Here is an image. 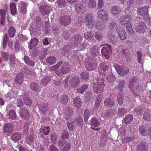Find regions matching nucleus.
I'll list each match as a JSON object with an SVG mask.
<instances>
[{
  "instance_id": "obj_44",
  "label": "nucleus",
  "mask_w": 151,
  "mask_h": 151,
  "mask_svg": "<svg viewBox=\"0 0 151 151\" xmlns=\"http://www.w3.org/2000/svg\"><path fill=\"white\" fill-rule=\"evenodd\" d=\"M143 119L145 121L151 120V115L149 111H145L143 114Z\"/></svg>"
},
{
  "instance_id": "obj_20",
  "label": "nucleus",
  "mask_w": 151,
  "mask_h": 151,
  "mask_svg": "<svg viewBox=\"0 0 151 151\" xmlns=\"http://www.w3.org/2000/svg\"><path fill=\"white\" fill-rule=\"evenodd\" d=\"M130 18V15H123L120 17V22L121 24L122 25H125L127 22H129V21Z\"/></svg>"
},
{
  "instance_id": "obj_58",
  "label": "nucleus",
  "mask_w": 151,
  "mask_h": 151,
  "mask_svg": "<svg viewBox=\"0 0 151 151\" xmlns=\"http://www.w3.org/2000/svg\"><path fill=\"white\" fill-rule=\"evenodd\" d=\"M90 116V113L88 109H86L84 112V118L85 122L87 121Z\"/></svg>"
},
{
  "instance_id": "obj_22",
  "label": "nucleus",
  "mask_w": 151,
  "mask_h": 151,
  "mask_svg": "<svg viewBox=\"0 0 151 151\" xmlns=\"http://www.w3.org/2000/svg\"><path fill=\"white\" fill-rule=\"evenodd\" d=\"M23 60L25 63L27 65L32 67L34 66L35 63L34 61L29 56H24Z\"/></svg>"
},
{
  "instance_id": "obj_51",
  "label": "nucleus",
  "mask_w": 151,
  "mask_h": 151,
  "mask_svg": "<svg viewBox=\"0 0 151 151\" xmlns=\"http://www.w3.org/2000/svg\"><path fill=\"white\" fill-rule=\"evenodd\" d=\"M88 86V85H83L80 88L77 89V92L78 93H83L87 89Z\"/></svg>"
},
{
  "instance_id": "obj_61",
  "label": "nucleus",
  "mask_w": 151,
  "mask_h": 151,
  "mask_svg": "<svg viewBox=\"0 0 151 151\" xmlns=\"http://www.w3.org/2000/svg\"><path fill=\"white\" fill-rule=\"evenodd\" d=\"M68 101V96L65 95H63L61 100V103L64 104H66Z\"/></svg>"
},
{
  "instance_id": "obj_12",
  "label": "nucleus",
  "mask_w": 151,
  "mask_h": 151,
  "mask_svg": "<svg viewBox=\"0 0 151 151\" xmlns=\"http://www.w3.org/2000/svg\"><path fill=\"white\" fill-rule=\"evenodd\" d=\"M90 53L92 56L96 57L99 55V49L97 45H95L89 49Z\"/></svg>"
},
{
  "instance_id": "obj_18",
  "label": "nucleus",
  "mask_w": 151,
  "mask_h": 151,
  "mask_svg": "<svg viewBox=\"0 0 151 151\" xmlns=\"http://www.w3.org/2000/svg\"><path fill=\"white\" fill-rule=\"evenodd\" d=\"M24 80V76L23 74L19 73L15 77L14 81L17 84L21 85Z\"/></svg>"
},
{
  "instance_id": "obj_56",
  "label": "nucleus",
  "mask_w": 151,
  "mask_h": 151,
  "mask_svg": "<svg viewBox=\"0 0 151 151\" xmlns=\"http://www.w3.org/2000/svg\"><path fill=\"white\" fill-rule=\"evenodd\" d=\"M93 35L92 32H89L87 33H86L84 35V38L86 40H91L93 37Z\"/></svg>"
},
{
  "instance_id": "obj_9",
  "label": "nucleus",
  "mask_w": 151,
  "mask_h": 151,
  "mask_svg": "<svg viewBox=\"0 0 151 151\" xmlns=\"http://www.w3.org/2000/svg\"><path fill=\"white\" fill-rule=\"evenodd\" d=\"M111 50V46L108 45H106V47H103L101 50L102 54L107 60L109 59L110 58L109 52Z\"/></svg>"
},
{
  "instance_id": "obj_2",
  "label": "nucleus",
  "mask_w": 151,
  "mask_h": 151,
  "mask_svg": "<svg viewBox=\"0 0 151 151\" xmlns=\"http://www.w3.org/2000/svg\"><path fill=\"white\" fill-rule=\"evenodd\" d=\"M97 82L99 85H93V89L95 93H99L104 91L105 84L104 79L102 78H101L100 80L99 79H98Z\"/></svg>"
},
{
  "instance_id": "obj_41",
  "label": "nucleus",
  "mask_w": 151,
  "mask_h": 151,
  "mask_svg": "<svg viewBox=\"0 0 151 151\" xmlns=\"http://www.w3.org/2000/svg\"><path fill=\"white\" fill-rule=\"evenodd\" d=\"M39 108L40 110L43 114H45L48 109V107L47 104H44L43 105H42Z\"/></svg>"
},
{
  "instance_id": "obj_10",
  "label": "nucleus",
  "mask_w": 151,
  "mask_h": 151,
  "mask_svg": "<svg viewBox=\"0 0 151 151\" xmlns=\"http://www.w3.org/2000/svg\"><path fill=\"white\" fill-rule=\"evenodd\" d=\"M20 115L24 119L28 120L30 117V114L28 111L23 107L20 108L19 111Z\"/></svg>"
},
{
  "instance_id": "obj_5",
  "label": "nucleus",
  "mask_w": 151,
  "mask_h": 151,
  "mask_svg": "<svg viewBox=\"0 0 151 151\" xmlns=\"http://www.w3.org/2000/svg\"><path fill=\"white\" fill-rule=\"evenodd\" d=\"M73 40L74 41L75 46L78 47L81 50L85 47V45L81 43V42L82 40L83 37L80 35H74L73 37Z\"/></svg>"
},
{
  "instance_id": "obj_37",
  "label": "nucleus",
  "mask_w": 151,
  "mask_h": 151,
  "mask_svg": "<svg viewBox=\"0 0 151 151\" xmlns=\"http://www.w3.org/2000/svg\"><path fill=\"white\" fill-rule=\"evenodd\" d=\"M111 13L114 14H118L121 12V10L118 8L116 6H113L111 10Z\"/></svg>"
},
{
  "instance_id": "obj_7",
  "label": "nucleus",
  "mask_w": 151,
  "mask_h": 151,
  "mask_svg": "<svg viewBox=\"0 0 151 151\" xmlns=\"http://www.w3.org/2000/svg\"><path fill=\"white\" fill-rule=\"evenodd\" d=\"M70 17L66 15L61 17L59 19V22L60 25L64 26L68 25L71 21Z\"/></svg>"
},
{
  "instance_id": "obj_62",
  "label": "nucleus",
  "mask_w": 151,
  "mask_h": 151,
  "mask_svg": "<svg viewBox=\"0 0 151 151\" xmlns=\"http://www.w3.org/2000/svg\"><path fill=\"white\" fill-rule=\"evenodd\" d=\"M62 64V62H59L56 65L51 68L50 69L51 70L54 71L56 70L57 69L60 67Z\"/></svg>"
},
{
  "instance_id": "obj_57",
  "label": "nucleus",
  "mask_w": 151,
  "mask_h": 151,
  "mask_svg": "<svg viewBox=\"0 0 151 151\" xmlns=\"http://www.w3.org/2000/svg\"><path fill=\"white\" fill-rule=\"evenodd\" d=\"M81 76L82 79L86 80L89 77V75L87 72L85 71L81 73Z\"/></svg>"
},
{
  "instance_id": "obj_27",
  "label": "nucleus",
  "mask_w": 151,
  "mask_h": 151,
  "mask_svg": "<svg viewBox=\"0 0 151 151\" xmlns=\"http://www.w3.org/2000/svg\"><path fill=\"white\" fill-rule=\"evenodd\" d=\"M40 11L43 15H45L49 13L48 7L47 6L45 5L40 6Z\"/></svg>"
},
{
  "instance_id": "obj_59",
  "label": "nucleus",
  "mask_w": 151,
  "mask_h": 151,
  "mask_svg": "<svg viewBox=\"0 0 151 151\" xmlns=\"http://www.w3.org/2000/svg\"><path fill=\"white\" fill-rule=\"evenodd\" d=\"M88 4V6L90 8H93L96 6V3L94 0H90Z\"/></svg>"
},
{
  "instance_id": "obj_13",
  "label": "nucleus",
  "mask_w": 151,
  "mask_h": 151,
  "mask_svg": "<svg viewBox=\"0 0 151 151\" xmlns=\"http://www.w3.org/2000/svg\"><path fill=\"white\" fill-rule=\"evenodd\" d=\"M147 28V26L143 22H139L138 25L135 28V30L139 33H143Z\"/></svg>"
},
{
  "instance_id": "obj_64",
  "label": "nucleus",
  "mask_w": 151,
  "mask_h": 151,
  "mask_svg": "<svg viewBox=\"0 0 151 151\" xmlns=\"http://www.w3.org/2000/svg\"><path fill=\"white\" fill-rule=\"evenodd\" d=\"M34 140V137L30 135L27 137L26 141L28 144H30Z\"/></svg>"
},
{
  "instance_id": "obj_40",
  "label": "nucleus",
  "mask_w": 151,
  "mask_h": 151,
  "mask_svg": "<svg viewBox=\"0 0 151 151\" xmlns=\"http://www.w3.org/2000/svg\"><path fill=\"white\" fill-rule=\"evenodd\" d=\"M109 30L112 31H115L116 29L117 31V29H119V28H117V24L115 22L111 23L109 26Z\"/></svg>"
},
{
  "instance_id": "obj_36",
  "label": "nucleus",
  "mask_w": 151,
  "mask_h": 151,
  "mask_svg": "<svg viewBox=\"0 0 151 151\" xmlns=\"http://www.w3.org/2000/svg\"><path fill=\"white\" fill-rule=\"evenodd\" d=\"M127 112V110L125 108H119L118 109L117 114L119 116H122L123 115H125Z\"/></svg>"
},
{
  "instance_id": "obj_30",
  "label": "nucleus",
  "mask_w": 151,
  "mask_h": 151,
  "mask_svg": "<svg viewBox=\"0 0 151 151\" xmlns=\"http://www.w3.org/2000/svg\"><path fill=\"white\" fill-rule=\"evenodd\" d=\"M38 42V40L37 38H34L31 40L30 42V47L31 49H32L35 48L37 45Z\"/></svg>"
},
{
  "instance_id": "obj_11",
  "label": "nucleus",
  "mask_w": 151,
  "mask_h": 151,
  "mask_svg": "<svg viewBox=\"0 0 151 151\" xmlns=\"http://www.w3.org/2000/svg\"><path fill=\"white\" fill-rule=\"evenodd\" d=\"M97 15L98 18L102 20H109V17L106 12L103 9L98 11Z\"/></svg>"
},
{
  "instance_id": "obj_32",
  "label": "nucleus",
  "mask_w": 151,
  "mask_h": 151,
  "mask_svg": "<svg viewBox=\"0 0 151 151\" xmlns=\"http://www.w3.org/2000/svg\"><path fill=\"white\" fill-rule=\"evenodd\" d=\"M123 93L122 92H119L117 93V101L118 104L120 105H122L123 104Z\"/></svg>"
},
{
  "instance_id": "obj_43",
  "label": "nucleus",
  "mask_w": 151,
  "mask_h": 151,
  "mask_svg": "<svg viewBox=\"0 0 151 151\" xmlns=\"http://www.w3.org/2000/svg\"><path fill=\"white\" fill-rule=\"evenodd\" d=\"M133 119V116L132 115L129 114L126 116L123 120L125 124H128Z\"/></svg>"
},
{
  "instance_id": "obj_31",
  "label": "nucleus",
  "mask_w": 151,
  "mask_h": 151,
  "mask_svg": "<svg viewBox=\"0 0 151 151\" xmlns=\"http://www.w3.org/2000/svg\"><path fill=\"white\" fill-rule=\"evenodd\" d=\"M56 59V58L54 56H50L46 58V62L51 65L55 63Z\"/></svg>"
},
{
  "instance_id": "obj_46",
  "label": "nucleus",
  "mask_w": 151,
  "mask_h": 151,
  "mask_svg": "<svg viewBox=\"0 0 151 151\" xmlns=\"http://www.w3.org/2000/svg\"><path fill=\"white\" fill-rule=\"evenodd\" d=\"M9 40V38L8 36V34L7 33H6L5 34L3 38V49H5Z\"/></svg>"
},
{
  "instance_id": "obj_47",
  "label": "nucleus",
  "mask_w": 151,
  "mask_h": 151,
  "mask_svg": "<svg viewBox=\"0 0 151 151\" xmlns=\"http://www.w3.org/2000/svg\"><path fill=\"white\" fill-rule=\"evenodd\" d=\"M115 79V77L112 74H108L107 76L106 80L109 83H114Z\"/></svg>"
},
{
  "instance_id": "obj_33",
  "label": "nucleus",
  "mask_w": 151,
  "mask_h": 151,
  "mask_svg": "<svg viewBox=\"0 0 151 151\" xmlns=\"http://www.w3.org/2000/svg\"><path fill=\"white\" fill-rule=\"evenodd\" d=\"M126 29L129 34L132 35L134 33L132 27L131 23L130 22H128L126 26Z\"/></svg>"
},
{
  "instance_id": "obj_34",
  "label": "nucleus",
  "mask_w": 151,
  "mask_h": 151,
  "mask_svg": "<svg viewBox=\"0 0 151 151\" xmlns=\"http://www.w3.org/2000/svg\"><path fill=\"white\" fill-rule=\"evenodd\" d=\"M16 30L13 26L9 27L8 30L9 35L10 37H13L15 36Z\"/></svg>"
},
{
  "instance_id": "obj_39",
  "label": "nucleus",
  "mask_w": 151,
  "mask_h": 151,
  "mask_svg": "<svg viewBox=\"0 0 151 151\" xmlns=\"http://www.w3.org/2000/svg\"><path fill=\"white\" fill-rule=\"evenodd\" d=\"M64 113L66 115L68 116L66 119H68L69 117L72 116L73 114V113L72 109L69 108H67L65 109L64 111Z\"/></svg>"
},
{
  "instance_id": "obj_38",
  "label": "nucleus",
  "mask_w": 151,
  "mask_h": 151,
  "mask_svg": "<svg viewBox=\"0 0 151 151\" xmlns=\"http://www.w3.org/2000/svg\"><path fill=\"white\" fill-rule=\"evenodd\" d=\"M116 110L114 109H109L107 111L106 115L109 117H112L116 114Z\"/></svg>"
},
{
  "instance_id": "obj_16",
  "label": "nucleus",
  "mask_w": 151,
  "mask_h": 151,
  "mask_svg": "<svg viewBox=\"0 0 151 151\" xmlns=\"http://www.w3.org/2000/svg\"><path fill=\"white\" fill-rule=\"evenodd\" d=\"M137 83V79L136 77H133L132 78L129 82V87L133 94L136 96H138V94L134 91L133 89L134 87Z\"/></svg>"
},
{
  "instance_id": "obj_6",
  "label": "nucleus",
  "mask_w": 151,
  "mask_h": 151,
  "mask_svg": "<svg viewBox=\"0 0 151 151\" xmlns=\"http://www.w3.org/2000/svg\"><path fill=\"white\" fill-rule=\"evenodd\" d=\"M58 145L62 151H68L70 147V143H66L64 140H60L58 142Z\"/></svg>"
},
{
  "instance_id": "obj_26",
  "label": "nucleus",
  "mask_w": 151,
  "mask_h": 151,
  "mask_svg": "<svg viewBox=\"0 0 151 151\" xmlns=\"http://www.w3.org/2000/svg\"><path fill=\"white\" fill-rule=\"evenodd\" d=\"M117 32L118 36L122 40H124L126 39L127 37L126 33L125 31L123 30L121 28L117 29Z\"/></svg>"
},
{
  "instance_id": "obj_63",
  "label": "nucleus",
  "mask_w": 151,
  "mask_h": 151,
  "mask_svg": "<svg viewBox=\"0 0 151 151\" xmlns=\"http://www.w3.org/2000/svg\"><path fill=\"white\" fill-rule=\"evenodd\" d=\"M95 37L96 39L99 40H102L103 39L102 34L99 32L96 33Z\"/></svg>"
},
{
  "instance_id": "obj_15",
  "label": "nucleus",
  "mask_w": 151,
  "mask_h": 151,
  "mask_svg": "<svg viewBox=\"0 0 151 151\" xmlns=\"http://www.w3.org/2000/svg\"><path fill=\"white\" fill-rule=\"evenodd\" d=\"M28 3L24 1H20L19 3L20 11L22 14H25L27 11V8Z\"/></svg>"
},
{
  "instance_id": "obj_1",
  "label": "nucleus",
  "mask_w": 151,
  "mask_h": 151,
  "mask_svg": "<svg viewBox=\"0 0 151 151\" xmlns=\"http://www.w3.org/2000/svg\"><path fill=\"white\" fill-rule=\"evenodd\" d=\"M83 123V119L82 117L79 116L74 120L72 123L68 125L69 129L70 130L76 129L78 126H81Z\"/></svg>"
},
{
  "instance_id": "obj_52",
  "label": "nucleus",
  "mask_w": 151,
  "mask_h": 151,
  "mask_svg": "<svg viewBox=\"0 0 151 151\" xmlns=\"http://www.w3.org/2000/svg\"><path fill=\"white\" fill-rule=\"evenodd\" d=\"M139 132L142 136H146V130L144 125H141L139 127Z\"/></svg>"
},
{
  "instance_id": "obj_24",
  "label": "nucleus",
  "mask_w": 151,
  "mask_h": 151,
  "mask_svg": "<svg viewBox=\"0 0 151 151\" xmlns=\"http://www.w3.org/2000/svg\"><path fill=\"white\" fill-rule=\"evenodd\" d=\"M149 7L148 6H144L138 10V14L142 17L144 15L148 14V9Z\"/></svg>"
},
{
  "instance_id": "obj_60",
  "label": "nucleus",
  "mask_w": 151,
  "mask_h": 151,
  "mask_svg": "<svg viewBox=\"0 0 151 151\" xmlns=\"http://www.w3.org/2000/svg\"><path fill=\"white\" fill-rule=\"evenodd\" d=\"M24 103L27 105H30L32 103V101L29 97H27L23 99Z\"/></svg>"
},
{
  "instance_id": "obj_28",
  "label": "nucleus",
  "mask_w": 151,
  "mask_h": 151,
  "mask_svg": "<svg viewBox=\"0 0 151 151\" xmlns=\"http://www.w3.org/2000/svg\"><path fill=\"white\" fill-rule=\"evenodd\" d=\"M6 10H4L2 9H0V16L1 17V24L4 25L5 23V17L6 14Z\"/></svg>"
},
{
  "instance_id": "obj_48",
  "label": "nucleus",
  "mask_w": 151,
  "mask_h": 151,
  "mask_svg": "<svg viewBox=\"0 0 151 151\" xmlns=\"http://www.w3.org/2000/svg\"><path fill=\"white\" fill-rule=\"evenodd\" d=\"M1 55L4 61H7L9 59V54L8 52L2 51L1 52Z\"/></svg>"
},
{
  "instance_id": "obj_29",
  "label": "nucleus",
  "mask_w": 151,
  "mask_h": 151,
  "mask_svg": "<svg viewBox=\"0 0 151 151\" xmlns=\"http://www.w3.org/2000/svg\"><path fill=\"white\" fill-rule=\"evenodd\" d=\"M74 104L76 107L77 109H79L81 106L82 102L79 97H77L73 99Z\"/></svg>"
},
{
  "instance_id": "obj_21",
  "label": "nucleus",
  "mask_w": 151,
  "mask_h": 151,
  "mask_svg": "<svg viewBox=\"0 0 151 151\" xmlns=\"http://www.w3.org/2000/svg\"><path fill=\"white\" fill-rule=\"evenodd\" d=\"M147 146L145 143L142 142L136 146L137 151H147Z\"/></svg>"
},
{
  "instance_id": "obj_19",
  "label": "nucleus",
  "mask_w": 151,
  "mask_h": 151,
  "mask_svg": "<svg viewBox=\"0 0 151 151\" xmlns=\"http://www.w3.org/2000/svg\"><path fill=\"white\" fill-rule=\"evenodd\" d=\"M104 105L109 108H112L114 106V101L113 99L109 98H107L104 101Z\"/></svg>"
},
{
  "instance_id": "obj_45",
  "label": "nucleus",
  "mask_w": 151,
  "mask_h": 151,
  "mask_svg": "<svg viewBox=\"0 0 151 151\" xmlns=\"http://www.w3.org/2000/svg\"><path fill=\"white\" fill-rule=\"evenodd\" d=\"M101 96L100 95L97 96L95 100V107H98L100 105V103L101 100Z\"/></svg>"
},
{
  "instance_id": "obj_14",
  "label": "nucleus",
  "mask_w": 151,
  "mask_h": 151,
  "mask_svg": "<svg viewBox=\"0 0 151 151\" xmlns=\"http://www.w3.org/2000/svg\"><path fill=\"white\" fill-rule=\"evenodd\" d=\"M86 69L88 71L95 70L97 67V64L94 60L90 62H87L86 64Z\"/></svg>"
},
{
  "instance_id": "obj_54",
  "label": "nucleus",
  "mask_w": 151,
  "mask_h": 151,
  "mask_svg": "<svg viewBox=\"0 0 151 151\" xmlns=\"http://www.w3.org/2000/svg\"><path fill=\"white\" fill-rule=\"evenodd\" d=\"M99 122L98 121L97 118L93 117L92 119L91 124L92 126L97 127L99 124Z\"/></svg>"
},
{
  "instance_id": "obj_4",
  "label": "nucleus",
  "mask_w": 151,
  "mask_h": 151,
  "mask_svg": "<svg viewBox=\"0 0 151 151\" xmlns=\"http://www.w3.org/2000/svg\"><path fill=\"white\" fill-rule=\"evenodd\" d=\"M71 69V66L69 64L66 62L64 63L60 68V71L56 72V74L58 76H61L63 74H67Z\"/></svg>"
},
{
  "instance_id": "obj_55",
  "label": "nucleus",
  "mask_w": 151,
  "mask_h": 151,
  "mask_svg": "<svg viewBox=\"0 0 151 151\" xmlns=\"http://www.w3.org/2000/svg\"><path fill=\"white\" fill-rule=\"evenodd\" d=\"M30 88L33 91H37L38 89V86L37 83L33 82L30 85Z\"/></svg>"
},
{
  "instance_id": "obj_25",
  "label": "nucleus",
  "mask_w": 151,
  "mask_h": 151,
  "mask_svg": "<svg viewBox=\"0 0 151 151\" xmlns=\"http://www.w3.org/2000/svg\"><path fill=\"white\" fill-rule=\"evenodd\" d=\"M13 131V126L11 124H7L4 126V132L7 133L11 134Z\"/></svg>"
},
{
  "instance_id": "obj_17",
  "label": "nucleus",
  "mask_w": 151,
  "mask_h": 151,
  "mask_svg": "<svg viewBox=\"0 0 151 151\" xmlns=\"http://www.w3.org/2000/svg\"><path fill=\"white\" fill-rule=\"evenodd\" d=\"M99 67V73L102 75H105L106 73V71L108 69V67L104 63H102L100 64Z\"/></svg>"
},
{
  "instance_id": "obj_50",
  "label": "nucleus",
  "mask_w": 151,
  "mask_h": 151,
  "mask_svg": "<svg viewBox=\"0 0 151 151\" xmlns=\"http://www.w3.org/2000/svg\"><path fill=\"white\" fill-rule=\"evenodd\" d=\"M124 80H121L119 82L117 89L119 90V92H122L124 86Z\"/></svg>"
},
{
  "instance_id": "obj_3",
  "label": "nucleus",
  "mask_w": 151,
  "mask_h": 151,
  "mask_svg": "<svg viewBox=\"0 0 151 151\" xmlns=\"http://www.w3.org/2000/svg\"><path fill=\"white\" fill-rule=\"evenodd\" d=\"M114 66L118 74L120 76L126 75L129 72V69L125 66L120 67L118 64L114 63Z\"/></svg>"
},
{
  "instance_id": "obj_42",
  "label": "nucleus",
  "mask_w": 151,
  "mask_h": 151,
  "mask_svg": "<svg viewBox=\"0 0 151 151\" xmlns=\"http://www.w3.org/2000/svg\"><path fill=\"white\" fill-rule=\"evenodd\" d=\"M9 115L10 119L14 120L16 118L17 114L15 111L14 110H10L9 113Z\"/></svg>"
},
{
  "instance_id": "obj_49",
  "label": "nucleus",
  "mask_w": 151,
  "mask_h": 151,
  "mask_svg": "<svg viewBox=\"0 0 151 151\" xmlns=\"http://www.w3.org/2000/svg\"><path fill=\"white\" fill-rule=\"evenodd\" d=\"M21 137V135L18 132H15L12 135V139L14 141H18Z\"/></svg>"
},
{
  "instance_id": "obj_53",
  "label": "nucleus",
  "mask_w": 151,
  "mask_h": 151,
  "mask_svg": "<svg viewBox=\"0 0 151 151\" xmlns=\"http://www.w3.org/2000/svg\"><path fill=\"white\" fill-rule=\"evenodd\" d=\"M51 80L50 76H48L42 79V80L41 84L43 86H45L47 83Z\"/></svg>"
},
{
  "instance_id": "obj_23",
  "label": "nucleus",
  "mask_w": 151,
  "mask_h": 151,
  "mask_svg": "<svg viewBox=\"0 0 151 151\" xmlns=\"http://www.w3.org/2000/svg\"><path fill=\"white\" fill-rule=\"evenodd\" d=\"M80 82L79 78L77 76H75L71 78L70 83L72 87L76 88L78 87Z\"/></svg>"
},
{
  "instance_id": "obj_35",
  "label": "nucleus",
  "mask_w": 151,
  "mask_h": 151,
  "mask_svg": "<svg viewBox=\"0 0 151 151\" xmlns=\"http://www.w3.org/2000/svg\"><path fill=\"white\" fill-rule=\"evenodd\" d=\"M10 9L11 14L14 15L17 14L16 5L15 3L12 2L10 5Z\"/></svg>"
},
{
  "instance_id": "obj_8",
  "label": "nucleus",
  "mask_w": 151,
  "mask_h": 151,
  "mask_svg": "<svg viewBox=\"0 0 151 151\" xmlns=\"http://www.w3.org/2000/svg\"><path fill=\"white\" fill-rule=\"evenodd\" d=\"M85 19V22H86V25L88 26L89 28H92L94 24L93 23V19L92 15L89 13L87 14L86 15Z\"/></svg>"
}]
</instances>
